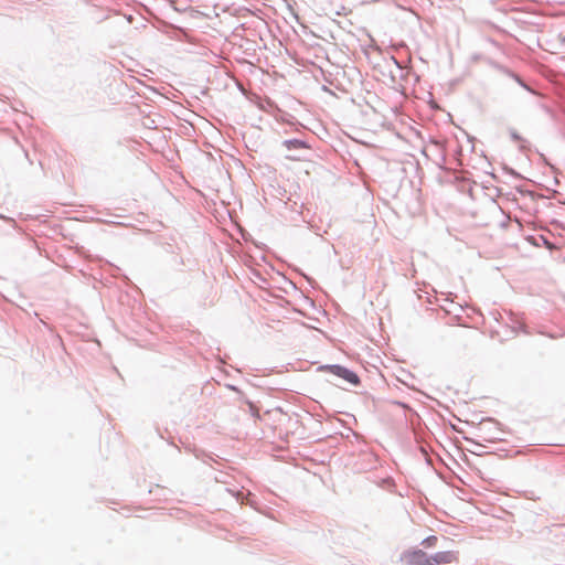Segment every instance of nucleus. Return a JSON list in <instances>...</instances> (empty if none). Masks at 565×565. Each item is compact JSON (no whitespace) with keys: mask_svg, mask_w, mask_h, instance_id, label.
<instances>
[{"mask_svg":"<svg viewBox=\"0 0 565 565\" xmlns=\"http://www.w3.org/2000/svg\"><path fill=\"white\" fill-rule=\"evenodd\" d=\"M407 562L409 565H433L431 559L420 550L409 553Z\"/></svg>","mask_w":565,"mask_h":565,"instance_id":"obj_1","label":"nucleus"},{"mask_svg":"<svg viewBox=\"0 0 565 565\" xmlns=\"http://www.w3.org/2000/svg\"><path fill=\"white\" fill-rule=\"evenodd\" d=\"M433 565L434 564H449L457 559L456 554L454 552H438L433 557H430Z\"/></svg>","mask_w":565,"mask_h":565,"instance_id":"obj_2","label":"nucleus"},{"mask_svg":"<svg viewBox=\"0 0 565 565\" xmlns=\"http://www.w3.org/2000/svg\"><path fill=\"white\" fill-rule=\"evenodd\" d=\"M339 369V375L344 377L347 381H349L350 383H353V384H356L359 382V379L356 376L355 373L347 370V369H342V367H338Z\"/></svg>","mask_w":565,"mask_h":565,"instance_id":"obj_3","label":"nucleus"},{"mask_svg":"<svg viewBox=\"0 0 565 565\" xmlns=\"http://www.w3.org/2000/svg\"><path fill=\"white\" fill-rule=\"evenodd\" d=\"M287 149H298L303 146V143L299 140H287L284 142Z\"/></svg>","mask_w":565,"mask_h":565,"instance_id":"obj_4","label":"nucleus"},{"mask_svg":"<svg viewBox=\"0 0 565 565\" xmlns=\"http://www.w3.org/2000/svg\"><path fill=\"white\" fill-rule=\"evenodd\" d=\"M436 542H437V537L433 535V536L425 539L423 541V544L427 547H430V546H434L436 544Z\"/></svg>","mask_w":565,"mask_h":565,"instance_id":"obj_5","label":"nucleus"}]
</instances>
